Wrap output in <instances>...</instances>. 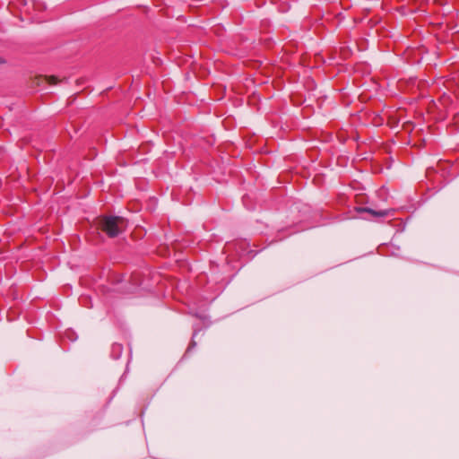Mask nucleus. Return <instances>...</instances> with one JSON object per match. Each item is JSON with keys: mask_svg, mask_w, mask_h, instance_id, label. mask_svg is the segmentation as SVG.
Segmentation results:
<instances>
[{"mask_svg": "<svg viewBox=\"0 0 459 459\" xmlns=\"http://www.w3.org/2000/svg\"><path fill=\"white\" fill-rule=\"evenodd\" d=\"M99 228L109 238H115L126 228V221L119 216H105L100 220Z\"/></svg>", "mask_w": 459, "mask_h": 459, "instance_id": "nucleus-1", "label": "nucleus"}, {"mask_svg": "<svg viewBox=\"0 0 459 459\" xmlns=\"http://www.w3.org/2000/svg\"><path fill=\"white\" fill-rule=\"evenodd\" d=\"M358 211L360 212H368L374 217H385V216H388L393 212V210L375 211V210H373L371 208H368V207L359 208Z\"/></svg>", "mask_w": 459, "mask_h": 459, "instance_id": "nucleus-2", "label": "nucleus"}, {"mask_svg": "<svg viewBox=\"0 0 459 459\" xmlns=\"http://www.w3.org/2000/svg\"><path fill=\"white\" fill-rule=\"evenodd\" d=\"M44 79L48 82V84L54 85L56 84L58 80L56 76H45Z\"/></svg>", "mask_w": 459, "mask_h": 459, "instance_id": "nucleus-3", "label": "nucleus"}]
</instances>
